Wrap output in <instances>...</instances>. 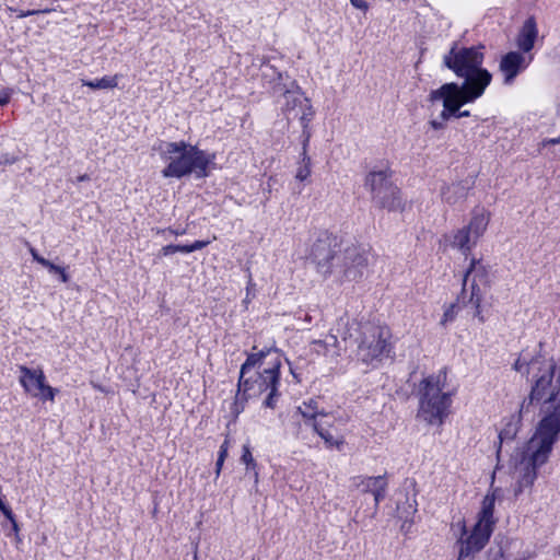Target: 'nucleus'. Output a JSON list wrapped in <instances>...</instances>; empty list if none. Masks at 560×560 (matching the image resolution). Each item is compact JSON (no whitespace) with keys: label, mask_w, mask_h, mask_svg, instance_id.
Returning <instances> with one entry per match:
<instances>
[{"label":"nucleus","mask_w":560,"mask_h":560,"mask_svg":"<svg viewBox=\"0 0 560 560\" xmlns=\"http://www.w3.org/2000/svg\"><path fill=\"white\" fill-rule=\"evenodd\" d=\"M483 46L463 47L454 43L443 57V65L464 81L444 83L434 90L435 96H444L446 108L456 110L460 103H474L491 84L492 74L482 67Z\"/></svg>","instance_id":"nucleus-1"},{"label":"nucleus","mask_w":560,"mask_h":560,"mask_svg":"<svg viewBox=\"0 0 560 560\" xmlns=\"http://www.w3.org/2000/svg\"><path fill=\"white\" fill-rule=\"evenodd\" d=\"M270 353L264 352L248 355L241 368L238 380V393L245 398L256 397L267 393L265 406L275 407L273 398L277 396L280 377V359L276 354L268 362L262 361Z\"/></svg>","instance_id":"nucleus-2"},{"label":"nucleus","mask_w":560,"mask_h":560,"mask_svg":"<svg viewBox=\"0 0 560 560\" xmlns=\"http://www.w3.org/2000/svg\"><path fill=\"white\" fill-rule=\"evenodd\" d=\"M160 154L166 164L162 171L163 177L166 178H182L192 173L197 178L207 177L215 159L214 154L207 153L185 141L164 142L160 147Z\"/></svg>","instance_id":"nucleus-3"},{"label":"nucleus","mask_w":560,"mask_h":560,"mask_svg":"<svg viewBox=\"0 0 560 560\" xmlns=\"http://www.w3.org/2000/svg\"><path fill=\"white\" fill-rule=\"evenodd\" d=\"M559 432L560 418L555 415L544 416L523 452L522 475L518 481L521 488L535 482L537 470L548 462Z\"/></svg>","instance_id":"nucleus-4"},{"label":"nucleus","mask_w":560,"mask_h":560,"mask_svg":"<svg viewBox=\"0 0 560 560\" xmlns=\"http://www.w3.org/2000/svg\"><path fill=\"white\" fill-rule=\"evenodd\" d=\"M347 334L343 341L348 339L357 343V358L370 366H377L392 352V334L388 327L371 323L358 324L352 322L346 324Z\"/></svg>","instance_id":"nucleus-5"},{"label":"nucleus","mask_w":560,"mask_h":560,"mask_svg":"<svg viewBox=\"0 0 560 560\" xmlns=\"http://www.w3.org/2000/svg\"><path fill=\"white\" fill-rule=\"evenodd\" d=\"M447 374L439 371L421 382L418 417L429 424H442L448 415L452 393L446 390Z\"/></svg>","instance_id":"nucleus-6"},{"label":"nucleus","mask_w":560,"mask_h":560,"mask_svg":"<svg viewBox=\"0 0 560 560\" xmlns=\"http://www.w3.org/2000/svg\"><path fill=\"white\" fill-rule=\"evenodd\" d=\"M532 368L538 369L540 375L532 388L528 404L541 402L546 405L545 416L560 418V368L552 360H533Z\"/></svg>","instance_id":"nucleus-7"},{"label":"nucleus","mask_w":560,"mask_h":560,"mask_svg":"<svg viewBox=\"0 0 560 560\" xmlns=\"http://www.w3.org/2000/svg\"><path fill=\"white\" fill-rule=\"evenodd\" d=\"M262 74L265 78L270 77L275 79L272 85L273 93L283 94L284 103L282 110L288 115L294 113V116H298L300 114L302 127L307 128L310 121L313 119L314 110L310 100L304 96V93L295 81L287 83L289 78L287 75L284 77L283 73L278 72L269 65L264 67Z\"/></svg>","instance_id":"nucleus-8"},{"label":"nucleus","mask_w":560,"mask_h":560,"mask_svg":"<svg viewBox=\"0 0 560 560\" xmlns=\"http://www.w3.org/2000/svg\"><path fill=\"white\" fill-rule=\"evenodd\" d=\"M495 492L497 490H493L483 498L476 524L469 536L462 540L458 560H464L466 557L479 552L488 542L495 523L493 517Z\"/></svg>","instance_id":"nucleus-9"},{"label":"nucleus","mask_w":560,"mask_h":560,"mask_svg":"<svg viewBox=\"0 0 560 560\" xmlns=\"http://www.w3.org/2000/svg\"><path fill=\"white\" fill-rule=\"evenodd\" d=\"M365 186L371 192L374 206L388 211H402L405 202L399 189L389 180L387 171L370 172L365 179Z\"/></svg>","instance_id":"nucleus-10"},{"label":"nucleus","mask_w":560,"mask_h":560,"mask_svg":"<svg viewBox=\"0 0 560 560\" xmlns=\"http://www.w3.org/2000/svg\"><path fill=\"white\" fill-rule=\"evenodd\" d=\"M486 283L487 270L485 266L479 260L471 259L470 266L464 278L460 300L464 305L471 306L472 315L478 317L481 322H483L480 308L482 301L481 288L485 287Z\"/></svg>","instance_id":"nucleus-11"},{"label":"nucleus","mask_w":560,"mask_h":560,"mask_svg":"<svg viewBox=\"0 0 560 560\" xmlns=\"http://www.w3.org/2000/svg\"><path fill=\"white\" fill-rule=\"evenodd\" d=\"M19 372L20 384L26 394L44 401L55 400L58 389L46 383V376L43 369H30L25 365H21L19 366Z\"/></svg>","instance_id":"nucleus-12"},{"label":"nucleus","mask_w":560,"mask_h":560,"mask_svg":"<svg viewBox=\"0 0 560 560\" xmlns=\"http://www.w3.org/2000/svg\"><path fill=\"white\" fill-rule=\"evenodd\" d=\"M370 261L366 248L351 246L343 254V276L349 281H358L364 277Z\"/></svg>","instance_id":"nucleus-13"},{"label":"nucleus","mask_w":560,"mask_h":560,"mask_svg":"<svg viewBox=\"0 0 560 560\" xmlns=\"http://www.w3.org/2000/svg\"><path fill=\"white\" fill-rule=\"evenodd\" d=\"M311 259L316 265L317 271L324 277L332 272L335 253L328 238L317 240L311 249Z\"/></svg>","instance_id":"nucleus-14"},{"label":"nucleus","mask_w":560,"mask_h":560,"mask_svg":"<svg viewBox=\"0 0 560 560\" xmlns=\"http://www.w3.org/2000/svg\"><path fill=\"white\" fill-rule=\"evenodd\" d=\"M532 58L528 60L518 51H510L501 58L499 69L504 75V83L511 84L513 80L524 71L530 63Z\"/></svg>","instance_id":"nucleus-15"},{"label":"nucleus","mask_w":560,"mask_h":560,"mask_svg":"<svg viewBox=\"0 0 560 560\" xmlns=\"http://www.w3.org/2000/svg\"><path fill=\"white\" fill-rule=\"evenodd\" d=\"M470 189L471 182L468 179L444 183L440 188V197L450 206L460 205L466 200Z\"/></svg>","instance_id":"nucleus-16"},{"label":"nucleus","mask_w":560,"mask_h":560,"mask_svg":"<svg viewBox=\"0 0 560 560\" xmlns=\"http://www.w3.org/2000/svg\"><path fill=\"white\" fill-rule=\"evenodd\" d=\"M525 407H526V400L523 401L517 413H513L509 417H505L502 420V428L500 429L499 435H498V438H499L498 452L501 451L503 443L512 442L516 438L520 427H521L522 411Z\"/></svg>","instance_id":"nucleus-17"},{"label":"nucleus","mask_w":560,"mask_h":560,"mask_svg":"<svg viewBox=\"0 0 560 560\" xmlns=\"http://www.w3.org/2000/svg\"><path fill=\"white\" fill-rule=\"evenodd\" d=\"M357 487L363 492L373 494L375 505H378L385 497L387 481L384 476L362 477L357 482Z\"/></svg>","instance_id":"nucleus-18"},{"label":"nucleus","mask_w":560,"mask_h":560,"mask_svg":"<svg viewBox=\"0 0 560 560\" xmlns=\"http://www.w3.org/2000/svg\"><path fill=\"white\" fill-rule=\"evenodd\" d=\"M490 212L482 207L471 211L469 223L465 226L477 241L485 234L490 222Z\"/></svg>","instance_id":"nucleus-19"},{"label":"nucleus","mask_w":560,"mask_h":560,"mask_svg":"<svg viewBox=\"0 0 560 560\" xmlns=\"http://www.w3.org/2000/svg\"><path fill=\"white\" fill-rule=\"evenodd\" d=\"M538 36L537 24L534 18H528L517 36V46L523 52H528L533 49L535 40Z\"/></svg>","instance_id":"nucleus-20"},{"label":"nucleus","mask_w":560,"mask_h":560,"mask_svg":"<svg viewBox=\"0 0 560 560\" xmlns=\"http://www.w3.org/2000/svg\"><path fill=\"white\" fill-rule=\"evenodd\" d=\"M332 423L330 421L323 419L313 423L314 431L324 440L327 447L341 450L345 444V439L342 435L332 434L330 431Z\"/></svg>","instance_id":"nucleus-21"},{"label":"nucleus","mask_w":560,"mask_h":560,"mask_svg":"<svg viewBox=\"0 0 560 560\" xmlns=\"http://www.w3.org/2000/svg\"><path fill=\"white\" fill-rule=\"evenodd\" d=\"M477 240L472 237L470 232L464 226L457 230L454 235L451 245L454 248L459 249L464 255H468L470 250L476 246Z\"/></svg>","instance_id":"nucleus-22"},{"label":"nucleus","mask_w":560,"mask_h":560,"mask_svg":"<svg viewBox=\"0 0 560 560\" xmlns=\"http://www.w3.org/2000/svg\"><path fill=\"white\" fill-rule=\"evenodd\" d=\"M298 412L306 422L310 421L312 424L315 421H320V419L328 418L326 413H323L318 410L317 402L314 399L302 402V405L298 407Z\"/></svg>","instance_id":"nucleus-23"},{"label":"nucleus","mask_w":560,"mask_h":560,"mask_svg":"<svg viewBox=\"0 0 560 560\" xmlns=\"http://www.w3.org/2000/svg\"><path fill=\"white\" fill-rule=\"evenodd\" d=\"M313 346L317 353L324 355H338L340 353V345L335 335H329L324 340H315L313 341Z\"/></svg>","instance_id":"nucleus-24"},{"label":"nucleus","mask_w":560,"mask_h":560,"mask_svg":"<svg viewBox=\"0 0 560 560\" xmlns=\"http://www.w3.org/2000/svg\"><path fill=\"white\" fill-rule=\"evenodd\" d=\"M120 75L115 74L112 77H103L93 81L82 80V85L89 86L94 90H106L117 88Z\"/></svg>","instance_id":"nucleus-25"},{"label":"nucleus","mask_w":560,"mask_h":560,"mask_svg":"<svg viewBox=\"0 0 560 560\" xmlns=\"http://www.w3.org/2000/svg\"><path fill=\"white\" fill-rule=\"evenodd\" d=\"M445 100L446 98L444 96H435L434 95V90L430 93V101H432V102L442 101L443 102V107L444 108H443V110L441 113V117H442L443 120H447L451 116H454L456 118H463V117L470 116V112L469 110H460V107L463 105H465L466 103H460L456 110H452V109L446 108Z\"/></svg>","instance_id":"nucleus-26"},{"label":"nucleus","mask_w":560,"mask_h":560,"mask_svg":"<svg viewBox=\"0 0 560 560\" xmlns=\"http://www.w3.org/2000/svg\"><path fill=\"white\" fill-rule=\"evenodd\" d=\"M312 174V160L310 155L300 156L296 165L294 178L299 182H305Z\"/></svg>","instance_id":"nucleus-27"},{"label":"nucleus","mask_w":560,"mask_h":560,"mask_svg":"<svg viewBox=\"0 0 560 560\" xmlns=\"http://www.w3.org/2000/svg\"><path fill=\"white\" fill-rule=\"evenodd\" d=\"M241 462L243 464H245L247 470H254L255 482H258V472L255 470L256 462L250 452V447L247 444L243 446V454L241 456Z\"/></svg>","instance_id":"nucleus-28"},{"label":"nucleus","mask_w":560,"mask_h":560,"mask_svg":"<svg viewBox=\"0 0 560 560\" xmlns=\"http://www.w3.org/2000/svg\"><path fill=\"white\" fill-rule=\"evenodd\" d=\"M458 314V305L456 303H452L447 305L444 310L442 318L440 320L441 326L446 327L448 324L453 323Z\"/></svg>","instance_id":"nucleus-29"},{"label":"nucleus","mask_w":560,"mask_h":560,"mask_svg":"<svg viewBox=\"0 0 560 560\" xmlns=\"http://www.w3.org/2000/svg\"><path fill=\"white\" fill-rule=\"evenodd\" d=\"M247 398H245L243 393L237 392L235 399L232 402H230V412L233 417V420H235L238 417V415L244 410V401Z\"/></svg>","instance_id":"nucleus-30"},{"label":"nucleus","mask_w":560,"mask_h":560,"mask_svg":"<svg viewBox=\"0 0 560 560\" xmlns=\"http://www.w3.org/2000/svg\"><path fill=\"white\" fill-rule=\"evenodd\" d=\"M44 267L47 268L50 273L58 275L61 282L66 283L69 281V275L67 273L65 267L55 265L54 262H51L49 260H47L45 262Z\"/></svg>","instance_id":"nucleus-31"},{"label":"nucleus","mask_w":560,"mask_h":560,"mask_svg":"<svg viewBox=\"0 0 560 560\" xmlns=\"http://www.w3.org/2000/svg\"><path fill=\"white\" fill-rule=\"evenodd\" d=\"M210 244V241H196L190 245H176L177 253H184L189 254L195 250L202 249L203 247L208 246Z\"/></svg>","instance_id":"nucleus-32"},{"label":"nucleus","mask_w":560,"mask_h":560,"mask_svg":"<svg viewBox=\"0 0 560 560\" xmlns=\"http://www.w3.org/2000/svg\"><path fill=\"white\" fill-rule=\"evenodd\" d=\"M228 451H229V441L225 440L220 446L219 456H218V460L215 464V475L217 476H219L221 472L223 463L228 456Z\"/></svg>","instance_id":"nucleus-33"},{"label":"nucleus","mask_w":560,"mask_h":560,"mask_svg":"<svg viewBox=\"0 0 560 560\" xmlns=\"http://www.w3.org/2000/svg\"><path fill=\"white\" fill-rule=\"evenodd\" d=\"M514 369H515V371H517L522 374H527L530 369L534 370L532 368V364L528 365V363L525 360H522L521 358L515 361Z\"/></svg>","instance_id":"nucleus-34"},{"label":"nucleus","mask_w":560,"mask_h":560,"mask_svg":"<svg viewBox=\"0 0 560 560\" xmlns=\"http://www.w3.org/2000/svg\"><path fill=\"white\" fill-rule=\"evenodd\" d=\"M0 511L11 522L13 530L15 533H18L19 532V525H18V523H16V521L14 518V515H13L12 511L5 504H4V510H0Z\"/></svg>","instance_id":"nucleus-35"},{"label":"nucleus","mask_w":560,"mask_h":560,"mask_svg":"<svg viewBox=\"0 0 560 560\" xmlns=\"http://www.w3.org/2000/svg\"><path fill=\"white\" fill-rule=\"evenodd\" d=\"M306 129L307 128H303L304 140L302 143V152H301L300 156H304V154L308 155L307 148H308V141H310L311 135L308 131H306Z\"/></svg>","instance_id":"nucleus-36"},{"label":"nucleus","mask_w":560,"mask_h":560,"mask_svg":"<svg viewBox=\"0 0 560 560\" xmlns=\"http://www.w3.org/2000/svg\"><path fill=\"white\" fill-rule=\"evenodd\" d=\"M12 95V90H2L0 91V106H4L9 103Z\"/></svg>","instance_id":"nucleus-37"},{"label":"nucleus","mask_w":560,"mask_h":560,"mask_svg":"<svg viewBox=\"0 0 560 560\" xmlns=\"http://www.w3.org/2000/svg\"><path fill=\"white\" fill-rule=\"evenodd\" d=\"M50 11H51L50 9L20 11L18 16L20 19H22V18H26V16H30V15H35V14H38V13H49Z\"/></svg>","instance_id":"nucleus-38"},{"label":"nucleus","mask_w":560,"mask_h":560,"mask_svg":"<svg viewBox=\"0 0 560 560\" xmlns=\"http://www.w3.org/2000/svg\"><path fill=\"white\" fill-rule=\"evenodd\" d=\"M30 253H31V255H32L33 259H34L36 262H38L39 265H42V266L44 267L45 262H46L48 259H46V258H44L43 256H40V255L38 254V252H37L35 248H33V247H30Z\"/></svg>","instance_id":"nucleus-39"},{"label":"nucleus","mask_w":560,"mask_h":560,"mask_svg":"<svg viewBox=\"0 0 560 560\" xmlns=\"http://www.w3.org/2000/svg\"><path fill=\"white\" fill-rule=\"evenodd\" d=\"M175 253H177L176 245H166L161 249V254L163 256H168Z\"/></svg>","instance_id":"nucleus-40"},{"label":"nucleus","mask_w":560,"mask_h":560,"mask_svg":"<svg viewBox=\"0 0 560 560\" xmlns=\"http://www.w3.org/2000/svg\"><path fill=\"white\" fill-rule=\"evenodd\" d=\"M351 4L360 10L366 11L369 5L364 0H350Z\"/></svg>","instance_id":"nucleus-41"},{"label":"nucleus","mask_w":560,"mask_h":560,"mask_svg":"<svg viewBox=\"0 0 560 560\" xmlns=\"http://www.w3.org/2000/svg\"><path fill=\"white\" fill-rule=\"evenodd\" d=\"M560 144V136L558 138L545 139L541 142V147Z\"/></svg>","instance_id":"nucleus-42"},{"label":"nucleus","mask_w":560,"mask_h":560,"mask_svg":"<svg viewBox=\"0 0 560 560\" xmlns=\"http://www.w3.org/2000/svg\"><path fill=\"white\" fill-rule=\"evenodd\" d=\"M254 289H255V283L253 282L252 276L249 275V279H248V282L246 285L247 298H249V295H254Z\"/></svg>","instance_id":"nucleus-43"},{"label":"nucleus","mask_w":560,"mask_h":560,"mask_svg":"<svg viewBox=\"0 0 560 560\" xmlns=\"http://www.w3.org/2000/svg\"><path fill=\"white\" fill-rule=\"evenodd\" d=\"M430 125L435 130L444 128V124L442 121L431 120Z\"/></svg>","instance_id":"nucleus-44"},{"label":"nucleus","mask_w":560,"mask_h":560,"mask_svg":"<svg viewBox=\"0 0 560 560\" xmlns=\"http://www.w3.org/2000/svg\"><path fill=\"white\" fill-rule=\"evenodd\" d=\"M490 560H508L501 551H498Z\"/></svg>","instance_id":"nucleus-45"},{"label":"nucleus","mask_w":560,"mask_h":560,"mask_svg":"<svg viewBox=\"0 0 560 560\" xmlns=\"http://www.w3.org/2000/svg\"><path fill=\"white\" fill-rule=\"evenodd\" d=\"M170 232L173 233L174 235H183V234H185L184 230H175V231H170Z\"/></svg>","instance_id":"nucleus-46"},{"label":"nucleus","mask_w":560,"mask_h":560,"mask_svg":"<svg viewBox=\"0 0 560 560\" xmlns=\"http://www.w3.org/2000/svg\"><path fill=\"white\" fill-rule=\"evenodd\" d=\"M253 298H254V295H249V298H247V295H246V296H245V299H244V301H243V302H244V304L249 303V302H250V300H252Z\"/></svg>","instance_id":"nucleus-47"},{"label":"nucleus","mask_w":560,"mask_h":560,"mask_svg":"<svg viewBox=\"0 0 560 560\" xmlns=\"http://www.w3.org/2000/svg\"><path fill=\"white\" fill-rule=\"evenodd\" d=\"M86 179H89L88 175H81V176L79 177V180H81V182H82V180H86Z\"/></svg>","instance_id":"nucleus-48"}]
</instances>
